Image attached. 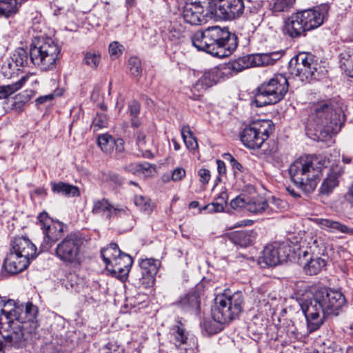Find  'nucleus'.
Masks as SVG:
<instances>
[{
  "mask_svg": "<svg viewBox=\"0 0 353 353\" xmlns=\"http://www.w3.org/2000/svg\"><path fill=\"white\" fill-rule=\"evenodd\" d=\"M266 200L262 197L252 198L248 200L246 210L252 213L267 212Z\"/></svg>",
  "mask_w": 353,
  "mask_h": 353,
  "instance_id": "473e14b6",
  "label": "nucleus"
},
{
  "mask_svg": "<svg viewBox=\"0 0 353 353\" xmlns=\"http://www.w3.org/2000/svg\"><path fill=\"white\" fill-rule=\"evenodd\" d=\"M81 240L74 234H68L61 241L55 248V256L67 263H81Z\"/></svg>",
  "mask_w": 353,
  "mask_h": 353,
  "instance_id": "4468645a",
  "label": "nucleus"
},
{
  "mask_svg": "<svg viewBox=\"0 0 353 353\" xmlns=\"http://www.w3.org/2000/svg\"><path fill=\"white\" fill-rule=\"evenodd\" d=\"M266 204H268L267 213L268 214L270 212H277L285 207V203L283 200L274 196H272L270 199L266 201Z\"/></svg>",
  "mask_w": 353,
  "mask_h": 353,
  "instance_id": "79ce46f5",
  "label": "nucleus"
},
{
  "mask_svg": "<svg viewBox=\"0 0 353 353\" xmlns=\"http://www.w3.org/2000/svg\"><path fill=\"white\" fill-rule=\"evenodd\" d=\"M172 340L176 346H180L186 343L188 336L182 324L179 323V325H174L171 329Z\"/></svg>",
  "mask_w": 353,
  "mask_h": 353,
  "instance_id": "4c0bfd02",
  "label": "nucleus"
},
{
  "mask_svg": "<svg viewBox=\"0 0 353 353\" xmlns=\"http://www.w3.org/2000/svg\"><path fill=\"white\" fill-rule=\"evenodd\" d=\"M248 202V199H245V198H242L241 196H236V198L233 199L230 202V206L233 209L236 208H245L246 209V205Z\"/></svg>",
  "mask_w": 353,
  "mask_h": 353,
  "instance_id": "603ef678",
  "label": "nucleus"
},
{
  "mask_svg": "<svg viewBox=\"0 0 353 353\" xmlns=\"http://www.w3.org/2000/svg\"><path fill=\"white\" fill-rule=\"evenodd\" d=\"M11 59L17 68L27 66L30 62V54L23 48H17Z\"/></svg>",
  "mask_w": 353,
  "mask_h": 353,
  "instance_id": "72a5a7b5",
  "label": "nucleus"
},
{
  "mask_svg": "<svg viewBox=\"0 0 353 353\" xmlns=\"http://www.w3.org/2000/svg\"><path fill=\"white\" fill-rule=\"evenodd\" d=\"M136 145L141 152L143 157L148 158L151 157V142L147 138L146 134L143 130H138L136 134Z\"/></svg>",
  "mask_w": 353,
  "mask_h": 353,
  "instance_id": "c756f323",
  "label": "nucleus"
},
{
  "mask_svg": "<svg viewBox=\"0 0 353 353\" xmlns=\"http://www.w3.org/2000/svg\"><path fill=\"white\" fill-rule=\"evenodd\" d=\"M299 263L309 275L318 274L326 265V261L319 256H312L307 252L299 258Z\"/></svg>",
  "mask_w": 353,
  "mask_h": 353,
  "instance_id": "aec40b11",
  "label": "nucleus"
},
{
  "mask_svg": "<svg viewBox=\"0 0 353 353\" xmlns=\"http://www.w3.org/2000/svg\"><path fill=\"white\" fill-rule=\"evenodd\" d=\"M230 240L241 247L250 245L256 239V233L253 231H239L234 232L230 237Z\"/></svg>",
  "mask_w": 353,
  "mask_h": 353,
  "instance_id": "c85d7f7f",
  "label": "nucleus"
},
{
  "mask_svg": "<svg viewBox=\"0 0 353 353\" xmlns=\"http://www.w3.org/2000/svg\"><path fill=\"white\" fill-rule=\"evenodd\" d=\"M344 119L342 110L334 108L331 103L313 105L305 121L306 134L314 140L323 141L341 130Z\"/></svg>",
  "mask_w": 353,
  "mask_h": 353,
  "instance_id": "f03ea898",
  "label": "nucleus"
},
{
  "mask_svg": "<svg viewBox=\"0 0 353 353\" xmlns=\"http://www.w3.org/2000/svg\"><path fill=\"white\" fill-rule=\"evenodd\" d=\"M134 203L140 210L146 214H150L154 208V205L151 200L142 195L135 196Z\"/></svg>",
  "mask_w": 353,
  "mask_h": 353,
  "instance_id": "a19ab883",
  "label": "nucleus"
},
{
  "mask_svg": "<svg viewBox=\"0 0 353 353\" xmlns=\"http://www.w3.org/2000/svg\"><path fill=\"white\" fill-rule=\"evenodd\" d=\"M306 31L319 28L324 20V14L319 9H308L299 12Z\"/></svg>",
  "mask_w": 353,
  "mask_h": 353,
  "instance_id": "4be33fe9",
  "label": "nucleus"
},
{
  "mask_svg": "<svg viewBox=\"0 0 353 353\" xmlns=\"http://www.w3.org/2000/svg\"><path fill=\"white\" fill-rule=\"evenodd\" d=\"M28 0H0V17L8 18L17 14Z\"/></svg>",
  "mask_w": 353,
  "mask_h": 353,
  "instance_id": "a878e982",
  "label": "nucleus"
},
{
  "mask_svg": "<svg viewBox=\"0 0 353 353\" xmlns=\"http://www.w3.org/2000/svg\"><path fill=\"white\" fill-rule=\"evenodd\" d=\"M346 70L349 72L350 76L353 77V52L348 55V58L343 62Z\"/></svg>",
  "mask_w": 353,
  "mask_h": 353,
  "instance_id": "13d9d810",
  "label": "nucleus"
},
{
  "mask_svg": "<svg viewBox=\"0 0 353 353\" xmlns=\"http://www.w3.org/2000/svg\"><path fill=\"white\" fill-rule=\"evenodd\" d=\"M216 199H222V201H228V195L226 191V189L223 188L221 192L219 193V196L216 197Z\"/></svg>",
  "mask_w": 353,
  "mask_h": 353,
  "instance_id": "774afa93",
  "label": "nucleus"
},
{
  "mask_svg": "<svg viewBox=\"0 0 353 353\" xmlns=\"http://www.w3.org/2000/svg\"><path fill=\"white\" fill-rule=\"evenodd\" d=\"M52 191L56 194H61L68 197H75L80 195L78 187L64 182H51Z\"/></svg>",
  "mask_w": 353,
  "mask_h": 353,
  "instance_id": "bb28decb",
  "label": "nucleus"
},
{
  "mask_svg": "<svg viewBox=\"0 0 353 353\" xmlns=\"http://www.w3.org/2000/svg\"><path fill=\"white\" fill-rule=\"evenodd\" d=\"M60 48L50 38L34 41L30 47V60L42 71L52 70L59 59Z\"/></svg>",
  "mask_w": 353,
  "mask_h": 353,
  "instance_id": "1a4fd4ad",
  "label": "nucleus"
},
{
  "mask_svg": "<svg viewBox=\"0 0 353 353\" xmlns=\"http://www.w3.org/2000/svg\"><path fill=\"white\" fill-rule=\"evenodd\" d=\"M217 170L219 174H226V167L225 162L221 160H216Z\"/></svg>",
  "mask_w": 353,
  "mask_h": 353,
  "instance_id": "69168bd1",
  "label": "nucleus"
},
{
  "mask_svg": "<svg viewBox=\"0 0 353 353\" xmlns=\"http://www.w3.org/2000/svg\"><path fill=\"white\" fill-rule=\"evenodd\" d=\"M185 176V171L183 168L178 167L172 172L171 179L173 181H179L182 180Z\"/></svg>",
  "mask_w": 353,
  "mask_h": 353,
  "instance_id": "5fc2aeb1",
  "label": "nucleus"
},
{
  "mask_svg": "<svg viewBox=\"0 0 353 353\" xmlns=\"http://www.w3.org/2000/svg\"><path fill=\"white\" fill-rule=\"evenodd\" d=\"M181 136L183 141L185 144L186 148L189 150L196 151L199 144L196 137L193 135V133L190 130L188 126L183 127L181 130Z\"/></svg>",
  "mask_w": 353,
  "mask_h": 353,
  "instance_id": "58836bf2",
  "label": "nucleus"
},
{
  "mask_svg": "<svg viewBox=\"0 0 353 353\" xmlns=\"http://www.w3.org/2000/svg\"><path fill=\"white\" fill-rule=\"evenodd\" d=\"M185 22L196 26L199 23V3L196 0H188L183 11Z\"/></svg>",
  "mask_w": 353,
  "mask_h": 353,
  "instance_id": "cd10ccee",
  "label": "nucleus"
},
{
  "mask_svg": "<svg viewBox=\"0 0 353 353\" xmlns=\"http://www.w3.org/2000/svg\"><path fill=\"white\" fill-rule=\"evenodd\" d=\"M238 39L228 28L209 27L201 32L200 50L219 58L230 56L237 48Z\"/></svg>",
  "mask_w": 353,
  "mask_h": 353,
  "instance_id": "39448f33",
  "label": "nucleus"
},
{
  "mask_svg": "<svg viewBox=\"0 0 353 353\" xmlns=\"http://www.w3.org/2000/svg\"><path fill=\"white\" fill-rule=\"evenodd\" d=\"M223 72L219 67H214L203 72L200 83L202 88H208L216 85L223 78Z\"/></svg>",
  "mask_w": 353,
  "mask_h": 353,
  "instance_id": "393cba45",
  "label": "nucleus"
},
{
  "mask_svg": "<svg viewBox=\"0 0 353 353\" xmlns=\"http://www.w3.org/2000/svg\"><path fill=\"white\" fill-rule=\"evenodd\" d=\"M54 95L52 94H49L38 97L35 101L37 104H44L48 101H52Z\"/></svg>",
  "mask_w": 353,
  "mask_h": 353,
  "instance_id": "052dcab7",
  "label": "nucleus"
},
{
  "mask_svg": "<svg viewBox=\"0 0 353 353\" xmlns=\"http://www.w3.org/2000/svg\"><path fill=\"white\" fill-rule=\"evenodd\" d=\"M288 90L287 78L281 74H274L257 88L253 103L257 107L275 104L283 99Z\"/></svg>",
  "mask_w": 353,
  "mask_h": 353,
  "instance_id": "6e6552de",
  "label": "nucleus"
},
{
  "mask_svg": "<svg viewBox=\"0 0 353 353\" xmlns=\"http://www.w3.org/2000/svg\"><path fill=\"white\" fill-rule=\"evenodd\" d=\"M123 47L117 41L112 42L109 46V53L112 59L117 58L122 53Z\"/></svg>",
  "mask_w": 353,
  "mask_h": 353,
  "instance_id": "09e8293b",
  "label": "nucleus"
},
{
  "mask_svg": "<svg viewBox=\"0 0 353 353\" xmlns=\"http://www.w3.org/2000/svg\"><path fill=\"white\" fill-rule=\"evenodd\" d=\"M291 252V247L286 242L268 245L264 248L259 263L263 267L275 266L286 261Z\"/></svg>",
  "mask_w": 353,
  "mask_h": 353,
  "instance_id": "2eb2a0df",
  "label": "nucleus"
},
{
  "mask_svg": "<svg viewBox=\"0 0 353 353\" xmlns=\"http://www.w3.org/2000/svg\"><path fill=\"white\" fill-rule=\"evenodd\" d=\"M37 256V248L26 237L15 238L11 243L10 252L3 261V268L10 274H17L23 271L30 260Z\"/></svg>",
  "mask_w": 353,
  "mask_h": 353,
  "instance_id": "423d86ee",
  "label": "nucleus"
},
{
  "mask_svg": "<svg viewBox=\"0 0 353 353\" xmlns=\"http://www.w3.org/2000/svg\"><path fill=\"white\" fill-rule=\"evenodd\" d=\"M127 208L114 206L105 199L94 201L92 209L93 214L101 215L108 219L125 215L127 214Z\"/></svg>",
  "mask_w": 353,
  "mask_h": 353,
  "instance_id": "f3484780",
  "label": "nucleus"
},
{
  "mask_svg": "<svg viewBox=\"0 0 353 353\" xmlns=\"http://www.w3.org/2000/svg\"><path fill=\"white\" fill-rule=\"evenodd\" d=\"M212 309L214 321L221 324L228 323L236 319L243 310V296L241 292L231 294L229 290L218 294Z\"/></svg>",
  "mask_w": 353,
  "mask_h": 353,
  "instance_id": "0eeeda50",
  "label": "nucleus"
},
{
  "mask_svg": "<svg viewBox=\"0 0 353 353\" xmlns=\"http://www.w3.org/2000/svg\"><path fill=\"white\" fill-rule=\"evenodd\" d=\"M101 59V52L98 50H91L83 54V63L92 69H96Z\"/></svg>",
  "mask_w": 353,
  "mask_h": 353,
  "instance_id": "f704fd0d",
  "label": "nucleus"
},
{
  "mask_svg": "<svg viewBox=\"0 0 353 353\" xmlns=\"http://www.w3.org/2000/svg\"><path fill=\"white\" fill-rule=\"evenodd\" d=\"M296 0H274L273 10L274 12H285L292 8Z\"/></svg>",
  "mask_w": 353,
  "mask_h": 353,
  "instance_id": "c03bdc74",
  "label": "nucleus"
},
{
  "mask_svg": "<svg viewBox=\"0 0 353 353\" xmlns=\"http://www.w3.org/2000/svg\"><path fill=\"white\" fill-rule=\"evenodd\" d=\"M27 81V77H23L14 83L0 86V99H6L19 90Z\"/></svg>",
  "mask_w": 353,
  "mask_h": 353,
  "instance_id": "c9c22d12",
  "label": "nucleus"
},
{
  "mask_svg": "<svg viewBox=\"0 0 353 353\" xmlns=\"http://www.w3.org/2000/svg\"><path fill=\"white\" fill-rule=\"evenodd\" d=\"M108 119L103 113H97L92 120V128L94 131L107 127Z\"/></svg>",
  "mask_w": 353,
  "mask_h": 353,
  "instance_id": "49530a36",
  "label": "nucleus"
},
{
  "mask_svg": "<svg viewBox=\"0 0 353 353\" xmlns=\"http://www.w3.org/2000/svg\"><path fill=\"white\" fill-rule=\"evenodd\" d=\"M345 296L336 290L321 288L315 291L310 299L301 305L310 332L317 330L327 315H338L345 305Z\"/></svg>",
  "mask_w": 353,
  "mask_h": 353,
  "instance_id": "f257e3e1",
  "label": "nucleus"
},
{
  "mask_svg": "<svg viewBox=\"0 0 353 353\" xmlns=\"http://www.w3.org/2000/svg\"><path fill=\"white\" fill-rule=\"evenodd\" d=\"M129 68L134 77H140L142 72L141 60L137 57H132L128 61Z\"/></svg>",
  "mask_w": 353,
  "mask_h": 353,
  "instance_id": "a18cd8bd",
  "label": "nucleus"
},
{
  "mask_svg": "<svg viewBox=\"0 0 353 353\" xmlns=\"http://www.w3.org/2000/svg\"><path fill=\"white\" fill-rule=\"evenodd\" d=\"M132 263V258L129 254L121 252V254L112 261V263L108 267L107 270L113 276L123 280L127 277Z\"/></svg>",
  "mask_w": 353,
  "mask_h": 353,
  "instance_id": "a211bd4d",
  "label": "nucleus"
},
{
  "mask_svg": "<svg viewBox=\"0 0 353 353\" xmlns=\"http://www.w3.org/2000/svg\"><path fill=\"white\" fill-rule=\"evenodd\" d=\"M115 150L118 153H122L124 151V141L122 139H114Z\"/></svg>",
  "mask_w": 353,
  "mask_h": 353,
  "instance_id": "e2e57ef3",
  "label": "nucleus"
},
{
  "mask_svg": "<svg viewBox=\"0 0 353 353\" xmlns=\"http://www.w3.org/2000/svg\"><path fill=\"white\" fill-rule=\"evenodd\" d=\"M329 161L322 156H305L295 160L289 168L292 181L306 191L314 190Z\"/></svg>",
  "mask_w": 353,
  "mask_h": 353,
  "instance_id": "20e7f679",
  "label": "nucleus"
},
{
  "mask_svg": "<svg viewBox=\"0 0 353 353\" xmlns=\"http://www.w3.org/2000/svg\"><path fill=\"white\" fill-rule=\"evenodd\" d=\"M203 328L207 333L210 334L216 332V330L214 327V323L212 321H205L203 323Z\"/></svg>",
  "mask_w": 353,
  "mask_h": 353,
  "instance_id": "bf43d9fd",
  "label": "nucleus"
},
{
  "mask_svg": "<svg viewBox=\"0 0 353 353\" xmlns=\"http://www.w3.org/2000/svg\"><path fill=\"white\" fill-rule=\"evenodd\" d=\"M26 314L28 320L1 324L0 353H6V351H9L12 348L25 347L32 334L36 332L37 328V307L30 305L26 309Z\"/></svg>",
  "mask_w": 353,
  "mask_h": 353,
  "instance_id": "7ed1b4c3",
  "label": "nucleus"
},
{
  "mask_svg": "<svg viewBox=\"0 0 353 353\" xmlns=\"http://www.w3.org/2000/svg\"><path fill=\"white\" fill-rule=\"evenodd\" d=\"M37 219L43 234L41 249L47 252L63 236L64 225L59 221H53L46 212L40 213Z\"/></svg>",
  "mask_w": 353,
  "mask_h": 353,
  "instance_id": "ddd939ff",
  "label": "nucleus"
},
{
  "mask_svg": "<svg viewBox=\"0 0 353 353\" xmlns=\"http://www.w3.org/2000/svg\"><path fill=\"white\" fill-rule=\"evenodd\" d=\"M148 163L139 164V163H130L124 167V170L127 172H131L134 174L143 173L149 169Z\"/></svg>",
  "mask_w": 353,
  "mask_h": 353,
  "instance_id": "de8ad7c7",
  "label": "nucleus"
},
{
  "mask_svg": "<svg viewBox=\"0 0 353 353\" xmlns=\"http://www.w3.org/2000/svg\"><path fill=\"white\" fill-rule=\"evenodd\" d=\"M210 179V171L205 169L200 170V181L203 182V183H207L209 181Z\"/></svg>",
  "mask_w": 353,
  "mask_h": 353,
  "instance_id": "680f3d73",
  "label": "nucleus"
},
{
  "mask_svg": "<svg viewBox=\"0 0 353 353\" xmlns=\"http://www.w3.org/2000/svg\"><path fill=\"white\" fill-rule=\"evenodd\" d=\"M222 157L225 161L230 163L236 179H241L243 174L247 173L248 169L244 168L232 154L224 153Z\"/></svg>",
  "mask_w": 353,
  "mask_h": 353,
  "instance_id": "2f4dec72",
  "label": "nucleus"
},
{
  "mask_svg": "<svg viewBox=\"0 0 353 353\" xmlns=\"http://www.w3.org/2000/svg\"><path fill=\"white\" fill-rule=\"evenodd\" d=\"M139 265L142 275L141 284L145 288L151 287L154 283L155 276L161 265L160 261L154 259H145L141 260Z\"/></svg>",
  "mask_w": 353,
  "mask_h": 353,
  "instance_id": "6ab92c4d",
  "label": "nucleus"
},
{
  "mask_svg": "<svg viewBox=\"0 0 353 353\" xmlns=\"http://www.w3.org/2000/svg\"><path fill=\"white\" fill-rule=\"evenodd\" d=\"M128 110L132 117H138L140 112V104L137 101H131L128 105Z\"/></svg>",
  "mask_w": 353,
  "mask_h": 353,
  "instance_id": "6e6d98bb",
  "label": "nucleus"
},
{
  "mask_svg": "<svg viewBox=\"0 0 353 353\" xmlns=\"http://www.w3.org/2000/svg\"><path fill=\"white\" fill-rule=\"evenodd\" d=\"M327 177L324 179L320 188V192L323 194H329L339 184V178L343 171L341 166L332 165Z\"/></svg>",
  "mask_w": 353,
  "mask_h": 353,
  "instance_id": "5701e85b",
  "label": "nucleus"
},
{
  "mask_svg": "<svg viewBox=\"0 0 353 353\" xmlns=\"http://www.w3.org/2000/svg\"><path fill=\"white\" fill-rule=\"evenodd\" d=\"M200 7L207 10L205 16L224 20L239 17L245 8L243 0H200Z\"/></svg>",
  "mask_w": 353,
  "mask_h": 353,
  "instance_id": "9d476101",
  "label": "nucleus"
},
{
  "mask_svg": "<svg viewBox=\"0 0 353 353\" xmlns=\"http://www.w3.org/2000/svg\"><path fill=\"white\" fill-rule=\"evenodd\" d=\"M285 34L291 38H296L303 35L306 29L299 12L292 14L285 21L283 28Z\"/></svg>",
  "mask_w": 353,
  "mask_h": 353,
  "instance_id": "412c9836",
  "label": "nucleus"
},
{
  "mask_svg": "<svg viewBox=\"0 0 353 353\" xmlns=\"http://www.w3.org/2000/svg\"><path fill=\"white\" fill-rule=\"evenodd\" d=\"M121 251L117 244L114 243H110L106 248L101 252L103 261L105 263L106 269L112 263V261L121 254Z\"/></svg>",
  "mask_w": 353,
  "mask_h": 353,
  "instance_id": "7c9ffc66",
  "label": "nucleus"
},
{
  "mask_svg": "<svg viewBox=\"0 0 353 353\" xmlns=\"http://www.w3.org/2000/svg\"><path fill=\"white\" fill-rule=\"evenodd\" d=\"M108 176L109 179L115 184L121 185L123 182L122 178L116 173H110Z\"/></svg>",
  "mask_w": 353,
  "mask_h": 353,
  "instance_id": "0e129e2a",
  "label": "nucleus"
},
{
  "mask_svg": "<svg viewBox=\"0 0 353 353\" xmlns=\"http://www.w3.org/2000/svg\"><path fill=\"white\" fill-rule=\"evenodd\" d=\"M331 232H340L353 235V228H348L347 225H343L340 222H337Z\"/></svg>",
  "mask_w": 353,
  "mask_h": 353,
  "instance_id": "864d4df0",
  "label": "nucleus"
},
{
  "mask_svg": "<svg viewBox=\"0 0 353 353\" xmlns=\"http://www.w3.org/2000/svg\"><path fill=\"white\" fill-rule=\"evenodd\" d=\"M214 282L211 279H206L203 278L201 281H200V292L203 291L205 292H212L215 288Z\"/></svg>",
  "mask_w": 353,
  "mask_h": 353,
  "instance_id": "8fccbe9b",
  "label": "nucleus"
},
{
  "mask_svg": "<svg viewBox=\"0 0 353 353\" xmlns=\"http://www.w3.org/2000/svg\"><path fill=\"white\" fill-rule=\"evenodd\" d=\"M179 304L185 308L195 307L199 309V292L197 290L189 292L179 301Z\"/></svg>",
  "mask_w": 353,
  "mask_h": 353,
  "instance_id": "e433bc0d",
  "label": "nucleus"
},
{
  "mask_svg": "<svg viewBox=\"0 0 353 353\" xmlns=\"http://www.w3.org/2000/svg\"><path fill=\"white\" fill-rule=\"evenodd\" d=\"M226 205L227 201H222V199H216V198L214 202L209 203L202 208H200V211L203 210H207L208 212H220L223 211Z\"/></svg>",
  "mask_w": 353,
  "mask_h": 353,
  "instance_id": "37998d69",
  "label": "nucleus"
},
{
  "mask_svg": "<svg viewBox=\"0 0 353 353\" xmlns=\"http://www.w3.org/2000/svg\"><path fill=\"white\" fill-rule=\"evenodd\" d=\"M51 8L53 10L54 14L56 16L65 14L66 11L68 10L66 8L60 5L58 0L53 3V4L51 6Z\"/></svg>",
  "mask_w": 353,
  "mask_h": 353,
  "instance_id": "4d7b16f0",
  "label": "nucleus"
},
{
  "mask_svg": "<svg viewBox=\"0 0 353 353\" xmlns=\"http://www.w3.org/2000/svg\"><path fill=\"white\" fill-rule=\"evenodd\" d=\"M12 109L17 113H21L24 110V103L21 101L14 102L12 105Z\"/></svg>",
  "mask_w": 353,
  "mask_h": 353,
  "instance_id": "338daca9",
  "label": "nucleus"
},
{
  "mask_svg": "<svg viewBox=\"0 0 353 353\" xmlns=\"http://www.w3.org/2000/svg\"><path fill=\"white\" fill-rule=\"evenodd\" d=\"M337 222L338 221H332L328 219H321L318 221V223L321 228L327 230L330 232H332Z\"/></svg>",
  "mask_w": 353,
  "mask_h": 353,
  "instance_id": "3c124183",
  "label": "nucleus"
},
{
  "mask_svg": "<svg viewBox=\"0 0 353 353\" xmlns=\"http://www.w3.org/2000/svg\"><path fill=\"white\" fill-rule=\"evenodd\" d=\"M283 55V51H274L268 53L256 54L248 57L251 65L254 66H266L274 65Z\"/></svg>",
  "mask_w": 353,
  "mask_h": 353,
  "instance_id": "b1692460",
  "label": "nucleus"
},
{
  "mask_svg": "<svg viewBox=\"0 0 353 353\" xmlns=\"http://www.w3.org/2000/svg\"><path fill=\"white\" fill-rule=\"evenodd\" d=\"M32 303H28L26 305H18L14 300L2 299L0 297V324L2 323H14L28 320L26 309Z\"/></svg>",
  "mask_w": 353,
  "mask_h": 353,
  "instance_id": "dca6fc26",
  "label": "nucleus"
},
{
  "mask_svg": "<svg viewBox=\"0 0 353 353\" xmlns=\"http://www.w3.org/2000/svg\"><path fill=\"white\" fill-rule=\"evenodd\" d=\"M271 130L269 121L254 122L243 130L240 135L241 141L248 148L259 149L269 137Z\"/></svg>",
  "mask_w": 353,
  "mask_h": 353,
  "instance_id": "f8f14e48",
  "label": "nucleus"
},
{
  "mask_svg": "<svg viewBox=\"0 0 353 353\" xmlns=\"http://www.w3.org/2000/svg\"><path fill=\"white\" fill-rule=\"evenodd\" d=\"M318 65L317 60L313 54L301 52L289 62V71L301 81H309L316 78Z\"/></svg>",
  "mask_w": 353,
  "mask_h": 353,
  "instance_id": "9b49d317",
  "label": "nucleus"
},
{
  "mask_svg": "<svg viewBox=\"0 0 353 353\" xmlns=\"http://www.w3.org/2000/svg\"><path fill=\"white\" fill-rule=\"evenodd\" d=\"M97 142L103 152L110 154L113 151L115 143L114 139L112 136L108 134H101L99 136Z\"/></svg>",
  "mask_w": 353,
  "mask_h": 353,
  "instance_id": "ea45409f",
  "label": "nucleus"
}]
</instances>
